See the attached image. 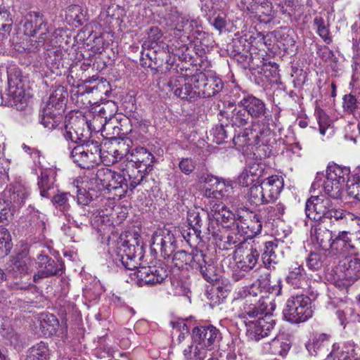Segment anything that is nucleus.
Returning <instances> with one entry per match:
<instances>
[{
    "label": "nucleus",
    "mask_w": 360,
    "mask_h": 360,
    "mask_svg": "<svg viewBox=\"0 0 360 360\" xmlns=\"http://www.w3.org/2000/svg\"><path fill=\"white\" fill-rule=\"evenodd\" d=\"M172 262L179 269L190 267L198 271L208 283H213L219 279L218 269L213 260L202 250H193L191 252L185 250L177 251L173 255Z\"/></svg>",
    "instance_id": "f257e3e1"
},
{
    "label": "nucleus",
    "mask_w": 360,
    "mask_h": 360,
    "mask_svg": "<svg viewBox=\"0 0 360 360\" xmlns=\"http://www.w3.org/2000/svg\"><path fill=\"white\" fill-rule=\"evenodd\" d=\"M349 167H342L336 164H330L327 167L326 176L322 173H317L311 184V188L316 190L322 186L326 194L334 199H338L341 197L347 180V192L348 195L352 197L348 192V182L350 179L357 175L360 170L351 176H349Z\"/></svg>",
    "instance_id": "f03ea898"
},
{
    "label": "nucleus",
    "mask_w": 360,
    "mask_h": 360,
    "mask_svg": "<svg viewBox=\"0 0 360 360\" xmlns=\"http://www.w3.org/2000/svg\"><path fill=\"white\" fill-rule=\"evenodd\" d=\"M145 176L146 173L141 169L134 168L133 164L121 165L118 172H114L109 192L114 191L115 195L119 198L129 193L131 194Z\"/></svg>",
    "instance_id": "7ed1b4c3"
},
{
    "label": "nucleus",
    "mask_w": 360,
    "mask_h": 360,
    "mask_svg": "<svg viewBox=\"0 0 360 360\" xmlns=\"http://www.w3.org/2000/svg\"><path fill=\"white\" fill-rule=\"evenodd\" d=\"M187 220L188 225L193 231L195 239L210 238L211 236L216 241H222L225 238L221 235L219 225L211 219L207 212L197 209L188 212Z\"/></svg>",
    "instance_id": "20e7f679"
},
{
    "label": "nucleus",
    "mask_w": 360,
    "mask_h": 360,
    "mask_svg": "<svg viewBox=\"0 0 360 360\" xmlns=\"http://www.w3.org/2000/svg\"><path fill=\"white\" fill-rule=\"evenodd\" d=\"M273 135L266 120L252 121L249 127L243 129L237 135H234L233 141L236 146H266L270 137Z\"/></svg>",
    "instance_id": "39448f33"
},
{
    "label": "nucleus",
    "mask_w": 360,
    "mask_h": 360,
    "mask_svg": "<svg viewBox=\"0 0 360 360\" xmlns=\"http://www.w3.org/2000/svg\"><path fill=\"white\" fill-rule=\"evenodd\" d=\"M24 33L27 36L34 37L39 33L37 40L30 39V49L36 51L45 45L49 34V27L44 15L37 12H30L23 18Z\"/></svg>",
    "instance_id": "423d86ee"
},
{
    "label": "nucleus",
    "mask_w": 360,
    "mask_h": 360,
    "mask_svg": "<svg viewBox=\"0 0 360 360\" xmlns=\"http://www.w3.org/2000/svg\"><path fill=\"white\" fill-rule=\"evenodd\" d=\"M310 299L306 295L291 296L286 301L283 316L288 322L297 324L304 323L313 316Z\"/></svg>",
    "instance_id": "0eeeda50"
},
{
    "label": "nucleus",
    "mask_w": 360,
    "mask_h": 360,
    "mask_svg": "<svg viewBox=\"0 0 360 360\" xmlns=\"http://www.w3.org/2000/svg\"><path fill=\"white\" fill-rule=\"evenodd\" d=\"M101 144L98 141H91L74 147L70 156L79 167L89 169L101 162Z\"/></svg>",
    "instance_id": "6e6552de"
},
{
    "label": "nucleus",
    "mask_w": 360,
    "mask_h": 360,
    "mask_svg": "<svg viewBox=\"0 0 360 360\" xmlns=\"http://www.w3.org/2000/svg\"><path fill=\"white\" fill-rule=\"evenodd\" d=\"M275 309L276 304L269 297L257 299L256 296H246L240 307L238 316L245 321H250L252 319H258L269 310L274 311Z\"/></svg>",
    "instance_id": "1a4fd4ad"
},
{
    "label": "nucleus",
    "mask_w": 360,
    "mask_h": 360,
    "mask_svg": "<svg viewBox=\"0 0 360 360\" xmlns=\"http://www.w3.org/2000/svg\"><path fill=\"white\" fill-rule=\"evenodd\" d=\"M7 73L8 103L11 106L21 110L27 103L21 72L17 68H10Z\"/></svg>",
    "instance_id": "9d476101"
},
{
    "label": "nucleus",
    "mask_w": 360,
    "mask_h": 360,
    "mask_svg": "<svg viewBox=\"0 0 360 360\" xmlns=\"http://www.w3.org/2000/svg\"><path fill=\"white\" fill-rule=\"evenodd\" d=\"M143 245L134 239L133 243L129 240H124L117 248L116 262H120L122 265L128 270H136L137 262L136 258L139 257V259L143 257Z\"/></svg>",
    "instance_id": "9b49d317"
},
{
    "label": "nucleus",
    "mask_w": 360,
    "mask_h": 360,
    "mask_svg": "<svg viewBox=\"0 0 360 360\" xmlns=\"http://www.w3.org/2000/svg\"><path fill=\"white\" fill-rule=\"evenodd\" d=\"M264 220L262 218L261 212H253L248 208H241L238 210L237 229L248 237L259 234L262 229Z\"/></svg>",
    "instance_id": "f8f14e48"
},
{
    "label": "nucleus",
    "mask_w": 360,
    "mask_h": 360,
    "mask_svg": "<svg viewBox=\"0 0 360 360\" xmlns=\"http://www.w3.org/2000/svg\"><path fill=\"white\" fill-rule=\"evenodd\" d=\"M360 278V259L345 258L335 270V279L344 286H349Z\"/></svg>",
    "instance_id": "ddd939ff"
},
{
    "label": "nucleus",
    "mask_w": 360,
    "mask_h": 360,
    "mask_svg": "<svg viewBox=\"0 0 360 360\" xmlns=\"http://www.w3.org/2000/svg\"><path fill=\"white\" fill-rule=\"evenodd\" d=\"M190 81L195 83V88L199 92V97L200 96L205 98L214 96L224 88V83L220 78L216 76L207 77L202 72L192 75Z\"/></svg>",
    "instance_id": "4468645a"
},
{
    "label": "nucleus",
    "mask_w": 360,
    "mask_h": 360,
    "mask_svg": "<svg viewBox=\"0 0 360 360\" xmlns=\"http://www.w3.org/2000/svg\"><path fill=\"white\" fill-rule=\"evenodd\" d=\"M91 127L84 119L75 117L64 124L63 136L67 141L72 143L89 142L87 139L90 136Z\"/></svg>",
    "instance_id": "2eb2a0df"
},
{
    "label": "nucleus",
    "mask_w": 360,
    "mask_h": 360,
    "mask_svg": "<svg viewBox=\"0 0 360 360\" xmlns=\"http://www.w3.org/2000/svg\"><path fill=\"white\" fill-rule=\"evenodd\" d=\"M134 274L139 286L160 284L168 276L167 269L161 265L139 266Z\"/></svg>",
    "instance_id": "dca6fc26"
},
{
    "label": "nucleus",
    "mask_w": 360,
    "mask_h": 360,
    "mask_svg": "<svg viewBox=\"0 0 360 360\" xmlns=\"http://www.w3.org/2000/svg\"><path fill=\"white\" fill-rule=\"evenodd\" d=\"M191 78V75H177L171 78L168 85L176 96L193 102L199 97V92L195 88V83L190 81Z\"/></svg>",
    "instance_id": "f3484780"
},
{
    "label": "nucleus",
    "mask_w": 360,
    "mask_h": 360,
    "mask_svg": "<svg viewBox=\"0 0 360 360\" xmlns=\"http://www.w3.org/2000/svg\"><path fill=\"white\" fill-rule=\"evenodd\" d=\"M153 251L160 250L165 259L169 258L176 249V240L174 234L168 229H162L155 231L152 237Z\"/></svg>",
    "instance_id": "a211bd4d"
},
{
    "label": "nucleus",
    "mask_w": 360,
    "mask_h": 360,
    "mask_svg": "<svg viewBox=\"0 0 360 360\" xmlns=\"http://www.w3.org/2000/svg\"><path fill=\"white\" fill-rule=\"evenodd\" d=\"M272 311L269 310L264 316L255 321H249L248 332L251 340L259 341L267 336L274 329L276 319L272 316Z\"/></svg>",
    "instance_id": "6ab92c4d"
},
{
    "label": "nucleus",
    "mask_w": 360,
    "mask_h": 360,
    "mask_svg": "<svg viewBox=\"0 0 360 360\" xmlns=\"http://www.w3.org/2000/svg\"><path fill=\"white\" fill-rule=\"evenodd\" d=\"M193 341H200L207 347L214 348L219 346L223 338L219 328L212 324L196 326L192 330Z\"/></svg>",
    "instance_id": "aec40b11"
},
{
    "label": "nucleus",
    "mask_w": 360,
    "mask_h": 360,
    "mask_svg": "<svg viewBox=\"0 0 360 360\" xmlns=\"http://www.w3.org/2000/svg\"><path fill=\"white\" fill-rule=\"evenodd\" d=\"M37 272L33 276L34 283H39L41 279L53 276H60L63 273V264H58L46 255H39L37 260Z\"/></svg>",
    "instance_id": "412c9836"
},
{
    "label": "nucleus",
    "mask_w": 360,
    "mask_h": 360,
    "mask_svg": "<svg viewBox=\"0 0 360 360\" xmlns=\"http://www.w3.org/2000/svg\"><path fill=\"white\" fill-rule=\"evenodd\" d=\"M332 201L323 195L311 196L306 202L305 213L308 218L318 221L326 218Z\"/></svg>",
    "instance_id": "4be33fe9"
},
{
    "label": "nucleus",
    "mask_w": 360,
    "mask_h": 360,
    "mask_svg": "<svg viewBox=\"0 0 360 360\" xmlns=\"http://www.w3.org/2000/svg\"><path fill=\"white\" fill-rule=\"evenodd\" d=\"M259 255V252L252 245L250 248H238L234 252V259L237 268L244 272L250 271L257 264Z\"/></svg>",
    "instance_id": "5701e85b"
},
{
    "label": "nucleus",
    "mask_w": 360,
    "mask_h": 360,
    "mask_svg": "<svg viewBox=\"0 0 360 360\" xmlns=\"http://www.w3.org/2000/svg\"><path fill=\"white\" fill-rule=\"evenodd\" d=\"M212 213L214 217V222L219 225L221 229V235L224 228L230 227L231 225L238 224V212L235 214L224 203H215L212 207Z\"/></svg>",
    "instance_id": "b1692460"
},
{
    "label": "nucleus",
    "mask_w": 360,
    "mask_h": 360,
    "mask_svg": "<svg viewBox=\"0 0 360 360\" xmlns=\"http://www.w3.org/2000/svg\"><path fill=\"white\" fill-rule=\"evenodd\" d=\"M328 252L332 255L340 256L354 254L355 246L352 243V234L345 231H340L333 238Z\"/></svg>",
    "instance_id": "393cba45"
},
{
    "label": "nucleus",
    "mask_w": 360,
    "mask_h": 360,
    "mask_svg": "<svg viewBox=\"0 0 360 360\" xmlns=\"http://www.w3.org/2000/svg\"><path fill=\"white\" fill-rule=\"evenodd\" d=\"M330 335L326 333L316 334L306 345L309 352L314 356H326L327 358L333 355H328L332 349Z\"/></svg>",
    "instance_id": "a878e982"
},
{
    "label": "nucleus",
    "mask_w": 360,
    "mask_h": 360,
    "mask_svg": "<svg viewBox=\"0 0 360 360\" xmlns=\"http://www.w3.org/2000/svg\"><path fill=\"white\" fill-rule=\"evenodd\" d=\"M238 105L242 107L248 113L252 118H259L265 117L267 108L265 103L253 95H247L244 96L238 103Z\"/></svg>",
    "instance_id": "bb28decb"
},
{
    "label": "nucleus",
    "mask_w": 360,
    "mask_h": 360,
    "mask_svg": "<svg viewBox=\"0 0 360 360\" xmlns=\"http://www.w3.org/2000/svg\"><path fill=\"white\" fill-rule=\"evenodd\" d=\"M261 189L264 193V203H269L276 200L283 186V180L277 175L271 176L260 183Z\"/></svg>",
    "instance_id": "cd10ccee"
},
{
    "label": "nucleus",
    "mask_w": 360,
    "mask_h": 360,
    "mask_svg": "<svg viewBox=\"0 0 360 360\" xmlns=\"http://www.w3.org/2000/svg\"><path fill=\"white\" fill-rule=\"evenodd\" d=\"M29 194L28 189L20 183L15 184L4 191L6 200L13 210L20 207Z\"/></svg>",
    "instance_id": "c85d7f7f"
},
{
    "label": "nucleus",
    "mask_w": 360,
    "mask_h": 360,
    "mask_svg": "<svg viewBox=\"0 0 360 360\" xmlns=\"http://www.w3.org/2000/svg\"><path fill=\"white\" fill-rule=\"evenodd\" d=\"M360 351L359 346L352 340H347L343 343H333L332 349L328 355H333L338 360H352L357 357Z\"/></svg>",
    "instance_id": "c756f323"
},
{
    "label": "nucleus",
    "mask_w": 360,
    "mask_h": 360,
    "mask_svg": "<svg viewBox=\"0 0 360 360\" xmlns=\"http://www.w3.org/2000/svg\"><path fill=\"white\" fill-rule=\"evenodd\" d=\"M291 341L285 334L280 335L271 342L265 343L263 349L265 352L285 357L291 347Z\"/></svg>",
    "instance_id": "7c9ffc66"
},
{
    "label": "nucleus",
    "mask_w": 360,
    "mask_h": 360,
    "mask_svg": "<svg viewBox=\"0 0 360 360\" xmlns=\"http://www.w3.org/2000/svg\"><path fill=\"white\" fill-rule=\"evenodd\" d=\"M311 240L319 248L329 251L333 236L331 231L320 224L312 226L311 230Z\"/></svg>",
    "instance_id": "2f4dec72"
},
{
    "label": "nucleus",
    "mask_w": 360,
    "mask_h": 360,
    "mask_svg": "<svg viewBox=\"0 0 360 360\" xmlns=\"http://www.w3.org/2000/svg\"><path fill=\"white\" fill-rule=\"evenodd\" d=\"M264 170L263 163L258 162L250 163L239 175V184L242 186L248 187L262 176Z\"/></svg>",
    "instance_id": "473e14b6"
},
{
    "label": "nucleus",
    "mask_w": 360,
    "mask_h": 360,
    "mask_svg": "<svg viewBox=\"0 0 360 360\" xmlns=\"http://www.w3.org/2000/svg\"><path fill=\"white\" fill-rule=\"evenodd\" d=\"M131 159L126 165L133 164V167L137 169H141L144 167V170L152 167L154 156L146 148L141 147L132 150L131 153Z\"/></svg>",
    "instance_id": "72a5a7b5"
},
{
    "label": "nucleus",
    "mask_w": 360,
    "mask_h": 360,
    "mask_svg": "<svg viewBox=\"0 0 360 360\" xmlns=\"http://www.w3.org/2000/svg\"><path fill=\"white\" fill-rule=\"evenodd\" d=\"M219 115L231 125V127L240 128L250 122V116L243 109L234 108L231 112L221 111Z\"/></svg>",
    "instance_id": "f704fd0d"
},
{
    "label": "nucleus",
    "mask_w": 360,
    "mask_h": 360,
    "mask_svg": "<svg viewBox=\"0 0 360 360\" xmlns=\"http://www.w3.org/2000/svg\"><path fill=\"white\" fill-rule=\"evenodd\" d=\"M68 95V91L64 86H56L50 95L44 107H49L51 109L63 113L66 105Z\"/></svg>",
    "instance_id": "c9c22d12"
},
{
    "label": "nucleus",
    "mask_w": 360,
    "mask_h": 360,
    "mask_svg": "<svg viewBox=\"0 0 360 360\" xmlns=\"http://www.w3.org/2000/svg\"><path fill=\"white\" fill-rule=\"evenodd\" d=\"M285 280L294 288H304L307 285L306 274L304 268L297 264L292 265Z\"/></svg>",
    "instance_id": "e433bc0d"
},
{
    "label": "nucleus",
    "mask_w": 360,
    "mask_h": 360,
    "mask_svg": "<svg viewBox=\"0 0 360 360\" xmlns=\"http://www.w3.org/2000/svg\"><path fill=\"white\" fill-rule=\"evenodd\" d=\"M63 113L49 107H44L40 114L41 124L48 129H55L62 121Z\"/></svg>",
    "instance_id": "4c0bfd02"
},
{
    "label": "nucleus",
    "mask_w": 360,
    "mask_h": 360,
    "mask_svg": "<svg viewBox=\"0 0 360 360\" xmlns=\"http://www.w3.org/2000/svg\"><path fill=\"white\" fill-rule=\"evenodd\" d=\"M39 328L46 337H51L56 334L59 321L52 314H42L39 318Z\"/></svg>",
    "instance_id": "58836bf2"
},
{
    "label": "nucleus",
    "mask_w": 360,
    "mask_h": 360,
    "mask_svg": "<svg viewBox=\"0 0 360 360\" xmlns=\"http://www.w3.org/2000/svg\"><path fill=\"white\" fill-rule=\"evenodd\" d=\"M277 241H267L264 244L263 253L262 254V262L267 269H275L278 262L275 250L277 248Z\"/></svg>",
    "instance_id": "ea45409f"
},
{
    "label": "nucleus",
    "mask_w": 360,
    "mask_h": 360,
    "mask_svg": "<svg viewBox=\"0 0 360 360\" xmlns=\"http://www.w3.org/2000/svg\"><path fill=\"white\" fill-rule=\"evenodd\" d=\"M13 23L11 12L5 7L0 6V39L9 34Z\"/></svg>",
    "instance_id": "a19ab883"
},
{
    "label": "nucleus",
    "mask_w": 360,
    "mask_h": 360,
    "mask_svg": "<svg viewBox=\"0 0 360 360\" xmlns=\"http://www.w3.org/2000/svg\"><path fill=\"white\" fill-rule=\"evenodd\" d=\"M261 216L264 221L279 219L285 212L283 204L278 202L275 205L266 207L259 210Z\"/></svg>",
    "instance_id": "79ce46f5"
},
{
    "label": "nucleus",
    "mask_w": 360,
    "mask_h": 360,
    "mask_svg": "<svg viewBox=\"0 0 360 360\" xmlns=\"http://www.w3.org/2000/svg\"><path fill=\"white\" fill-rule=\"evenodd\" d=\"M52 171L44 169L41 171L38 181V186L40 190V195L43 198H49V191L53 188V180L50 178V173Z\"/></svg>",
    "instance_id": "37998d69"
},
{
    "label": "nucleus",
    "mask_w": 360,
    "mask_h": 360,
    "mask_svg": "<svg viewBox=\"0 0 360 360\" xmlns=\"http://www.w3.org/2000/svg\"><path fill=\"white\" fill-rule=\"evenodd\" d=\"M114 172L115 171L105 167H102L97 170L96 174V180L98 185L101 186V189H106L109 191Z\"/></svg>",
    "instance_id": "c03bdc74"
},
{
    "label": "nucleus",
    "mask_w": 360,
    "mask_h": 360,
    "mask_svg": "<svg viewBox=\"0 0 360 360\" xmlns=\"http://www.w3.org/2000/svg\"><path fill=\"white\" fill-rule=\"evenodd\" d=\"M148 39L144 41L143 45L149 49H162V42L160 39L162 37L161 30L158 27H152L148 32Z\"/></svg>",
    "instance_id": "a18cd8bd"
},
{
    "label": "nucleus",
    "mask_w": 360,
    "mask_h": 360,
    "mask_svg": "<svg viewBox=\"0 0 360 360\" xmlns=\"http://www.w3.org/2000/svg\"><path fill=\"white\" fill-rule=\"evenodd\" d=\"M70 200H75L74 195H71L70 193L61 192L56 194L53 197L52 202L56 207L63 212H67L70 207L69 203Z\"/></svg>",
    "instance_id": "49530a36"
},
{
    "label": "nucleus",
    "mask_w": 360,
    "mask_h": 360,
    "mask_svg": "<svg viewBox=\"0 0 360 360\" xmlns=\"http://www.w3.org/2000/svg\"><path fill=\"white\" fill-rule=\"evenodd\" d=\"M29 356L33 360H47L49 356L48 346L44 342L34 345L29 349Z\"/></svg>",
    "instance_id": "de8ad7c7"
},
{
    "label": "nucleus",
    "mask_w": 360,
    "mask_h": 360,
    "mask_svg": "<svg viewBox=\"0 0 360 360\" xmlns=\"http://www.w3.org/2000/svg\"><path fill=\"white\" fill-rule=\"evenodd\" d=\"M89 211L86 210L84 207H78L74 211L72 214H67L66 217L69 222L72 220V223L75 224L77 228H79L81 225L87 222L89 218Z\"/></svg>",
    "instance_id": "09e8293b"
},
{
    "label": "nucleus",
    "mask_w": 360,
    "mask_h": 360,
    "mask_svg": "<svg viewBox=\"0 0 360 360\" xmlns=\"http://www.w3.org/2000/svg\"><path fill=\"white\" fill-rule=\"evenodd\" d=\"M67 15L82 25L86 20V11L79 5H71L67 9Z\"/></svg>",
    "instance_id": "8fccbe9b"
},
{
    "label": "nucleus",
    "mask_w": 360,
    "mask_h": 360,
    "mask_svg": "<svg viewBox=\"0 0 360 360\" xmlns=\"http://www.w3.org/2000/svg\"><path fill=\"white\" fill-rule=\"evenodd\" d=\"M12 248L10 233L4 228H0V257L8 255Z\"/></svg>",
    "instance_id": "3c124183"
},
{
    "label": "nucleus",
    "mask_w": 360,
    "mask_h": 360,
    "mask_svg": "<svg viewBox=\"0 0 360 360\" xmlns=\"http://www.w3.org/2000/svg\"><path fill=\"white\" fill-rule=\"evenodd\" d=\"M248 201L253 205H259L264 203V195L261 189L260 184L252 185L248 192Z\"/></svg>",
    "instance_id": "603ef678"
},
{
    "label": "nucleus",
    "mask_w": 360,
    "mask_h": 360,
    "mask_svg": "<svg viewBox=\"0 0 360 360\" xmlns=\"http://www.w3.org/2000/svg\"><path fill=\"white\" fill-rule=\"evenodd\" d=\"M314 23L316 26L317 32L319 37H321L326 44H328L331 43L332 39L330 37L329 30L326 25L323 18L316 16L314 19Z\"/></svg>",
    "instance_id": "864d4df0"
},
{
    "label": "nucleus",
    "mask_w": 360,
    "mask_h": 360,
    "mask_svg": "<svg viewBox=\"0 0 360 360\" xmlns=\"http://www.w3.org/2000/svg\"><path fill=\"white\" fill-rule=\"evenodd\" d=\"M319 56L323 61L330 64V66L333 71L338 72V68L337 63L338 59L335 56L332 50H330L328 47L325 46L320 50Z\"/></svg>",
    "instance_id": "5fc2aeb1"
},
{
    "label": "nucleus",
    "mask_w": 360,
    "mask_h": 360,
    "mask_svg": "<svg viewBox=\"0 0 360 360\" xmlns=\"http://www.w3.org/2000/svg\"><path fill=\"white\" fill-rule=\"evenodd\" d=\"M196 22L195 20L190 18H181L176 25L175 31L179 33L182 32L183 34L188 35L193 30Z\"/></svg>",
    "instance_id": "6e6d98bb"
},
{
    "label": "nucleus",
    "mask_w": 360,
    "mask_h": 360,
    "mask_svg": "<svg viewBox=\"0 0 360 360\" xmlns=\"http://www.w3.org/2000/svg\"><path fill=\"white\" fill-rule=\"evenodd\" d=\"M259 14V20L264 22H269L274 17V11L271 3L266 0V4H262L259 9L255 11Z\"/></svg>",
    "instance_id": "4d7b16f0"
},
{
    "label": "nucleus",
    "mask_w": 360,
    "mask_h": 360,
    "mask_svg": "<svg viewBox=\"0 0 360 360\" xmlns=\"http://www.w3.org/2000/svg\"><path fill=\"white\" fill-rule=\"evenodd\" d=\"M196 160L191 158H181L179 162V168L185 175L192 174L196 167Z\"/></svg>",
    "instance_id": "13d9d810"
},
{
    "label": "nucleus",
    "mask_w": 360,
    "mask_h": 360,
    "mask_svg": "<svg viewBox=\"0 0 360 360\" xmlns=\"http://www.w3.org/2000/svg\"><path fill=\"white\" fill-rule=\"evenodd\" d=\"M347 188L349 194L360 201V172L349 180Z\"/></svg>",
    "instance_id": "bf43d9fd"
},
{
    "label": "nucleus",
    "mask_w": 360,
    "mask_h": 360,
    "mask_svg": "<svg viewBox=\"0 0 360 360\" xmlns=\"http://www.w3.org/2000/svg\"><path fill=\"white\" fill-rule=\"evenodd\" d=\"M193 342L195 344L193 349L194 360H203L207 357L208 351L213 349L200 341H193Z\"/></svg>",
    "instance_id": "052dcab7"
},
{
    "label": "nucleus",
    "mask_w": 360,
    "mask_h": 360,
    "mask_svg": "<svg viewBox=\"0 0 360 360\" xmlns=\"http://www.w3.org/2000/svg\"><path fill=\"white\" fill-rule=\"evenodd\" d=\"M220 120L224 123H221L219 127H216L214 131V136L218 139V143H221L226 139L228 137V133L233 129L228 122L226 120L223 121L222 118Z\"/></svg>",
    "instance_id": "680f3d73"
},
{
    "label": "nucleus",
    "mask_w": 360,
    "mask_h": 360,
    "mask_svg": "<svg viewBox=\"0 0 360 360\" xmlns=\"http://www.w3.org/2000/svg\"><path fill=\"white\" fill-rule=\"evenodd\" d=\"M316 118L319 125V132L321 135H325L326 130L330 127V120L328 116L322 110L316 111Z\"/></svg>",
    "instance_id": "e2e57ef3"
},
{
    "label": "nucleus",
    "mask_w": 360,
    "mask_h": 360,
    "mask_svg": "<svg viewBox=\"0 0 360 360\" xmlns=\"http://www.w3.org/2000/svg\"><path fill=\"white\" fill-rule=\"evenodd\" d=\"M306 262L307 266L313 271L320 269L323 264L321 256L316 252H311L307 257Z\"/></svg>",
    "instance_id": "0e129e2a"
},
{
    "label": "nucleus",
    "mask_w": 360,
    "mask_h": 360,
    "mask_svg": "<svg viewBox=\"0 0 360 360\" xmlns=\"http://www.w3.org/2000/svg\"><path fill=\"white\" fill-rule=\"evenodd\" d=\"M1 205L4 208L0 210V223L4 224L12 219L13 209L6 200H1Z\"/></svg>",
    "instance_id": "69168bd1"
},
{
    "label": "nucleus",
    "mask_w": 360,
    "mask_h": 360,
    "mask_svg": "<svg viewBox=\"0 0 360 360\" xmlns=\"http://www.w3.org/2000/svg\"><path fill=\"white\" fill-rule=\"evenodd\" d=\"M61 51L60 50L52 51L48 49V57L46 61L48 63L51 64L53 68H59L61 64Z\"/></svg>",
    "instance_id": "338daca9"
},
{
    "label": "nucleus",
    "mask_w": 360,
    "mask_h": 360,
    "mask_svg": "<svg viewBox=\"0 0 360 360\" xmlns=\"http://www.w3.org/2000/svg\"><path fill=\"white\" fill-rule=\"evenodd\" d=\"M240 3L244 10L253 13L259 10L262 4H266V0H240Z\"/></svg>",
    "instance_id": "774afa93"
}]
</instances>
